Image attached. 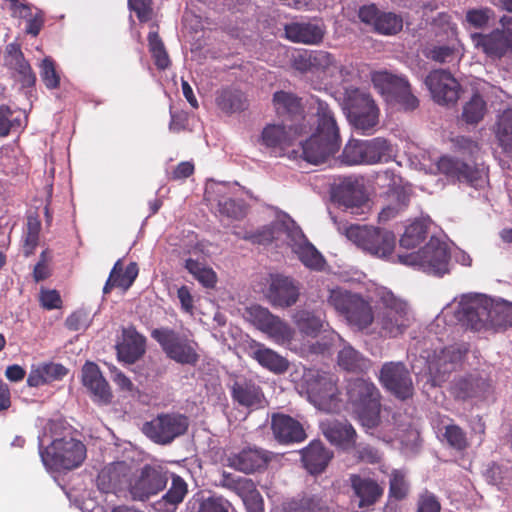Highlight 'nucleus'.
<instances>
[{
    "instance_id": "obj_1",
    "label": "nucleus",
    "mask_w": 512,
    "mask_h": 512,
    "mask_svg": "<svg viewBox=\"0 0 512 512\" xmlns=\"http://www.w3.org/2000/svg\"><path fill=\"white\" fill-rule=\"evenodd\" d=\"M312 101V105H315L317 126L305 142H300L297 151L298 159L317 165L339 151L341 138L334 112L329 105L317 97H312Z\"/></svg>"
},
{
    "instance_id": "obj_2",
    "label": "nucleus",
    "mask_w": 512,
    "mask_h": 512,
    "mask_svg": "<svg viewBox=\"0 0 512 512\" xmlns=\"http://www.w3.org/2000/svg\"><path fill=\"white\" fill-rule=\"evenodd\" d=\"M346 407L352 417L365 429H374L381 423V393L366 379L356 378L346 387Z\"/></svg>"
},
{
    "instance_id": "obj_3",
    "label": "nucleus",
    "mask_w": 512,
    "mask_h": 512,
    "mask_svg": "<svg viewBox=\"0 0 512 512\" xmlns=\"http://www.w3.org/2000/svg\"><path fill=\"white\" fill-rule=\"evenodd\" d=\"M86 447L72 437L57 438L52 443L42 448L40 456L43 464L51 470H72L79 467L86 458Z\"/></svg>"
},
{
    "instance_id": "obj_4",
    "label": "nucleus",
    "mask_w": 512,
    "mask_h": 512,
    "mask_svg": "<svg viewBox=\"0 0 512 512\" xmlns=\"http://www.w3.org/2000/svg\"><path fill=\"white\" fill-rule=\"evenodd\" d=\"M371 81L389 105L406 112L418 108L419 100L412 93L406 78L387 71H378L372 74Z\"/></svg>"
},
{
    "instance_id": "obj_5",
    "label": "nucleus",
    "mask_w": 512,
    "mask_h": 512,
    "mask_svg": "<svg viewBox=\"0 0 512 512\" xmlns=\"http://www.w3.org/2000/svg\"><path fill=\"white\" fill-rule=\"evenodd\" d=\"M495 300L483 294L463 295L456 311L457 319L473 331L493 330Z\"/></svg>"
},
{
    "instance_id": "obj_6",
    "label": "nucleus",
    "mask_w": 512,
    "mask_h": 512,
    "mask_svg": "<svg viewBox=\"0 0 512 512\" xmlns=\"http://www.w3.org/2000/svg\"><path fill=\"white\" fill-rule=\"evenodd\" d=\"M328 304L359 330L366 329L374 321L371 304L359 294L334 289L330 291Z\"/></svg>"
},
{
    "instance_id": "obj_7",
    "label": "nucleus",
    "mask_w": 512,
    "mask_h": 512,
    "mask_svg": "<svg viewBox=\"0 0 512 512\" xmlns=\"http://www.w3.org/2000/svg\"><path fill=\"white\" fill-rule=\"evenodd\" d=\"M344 108L351 124L362 132H371L379 123L380 111L372 96L359 88L346 89Z\"/></svg>"
},
{
    "instance_id": "obj_8",
    "label": "nucleus",
    "mask_w": 512,
    "mask_h": 512,
    "mask_svg": "<svg viewBox=\"0 0 512 512\" xmlns=\"http://www.w3.org/2000/svg\"><path fill=\"white\" fill-rule=\"evenodd\" d=\"M379 302L382 310L378 314L377 324L380 327L381 335L394 338L403 334L410 326L407 303L388 290L380 294Z\"/></svg>"
},
{
    "instance_id": "obj_9",
    "label": "nucleus",
    "mask_w": 512,
    "mask_h": 512,
    "mask_svg": "<svg viewBox=\"0 0 512 512\" xmlns=\"http://www.w3.org/2000/svg\"><path fill=\"white\" fill-rule=\"evenodd\" d=\"M151 337L160 345L166 356L182 365H196L199 361L198 344L169 327L155 328Z\"/></svg>"
},
{
    "instance_id": "obj_10",
    "label": "nucleus",
    "mask_w": 512,
    "mask_h": 512,
    "mask_svg": "<svg viewBox=\"0 0 512 512\" xmlns=\"http://www.w3.org/2000/svg\"><path fill=\"white\" fill-rule=\"evenodd\" d=\"M449 259L447 245L434 237L421 250L398 255L400 263L418 266L425 273L435 276H442L448 272Z\"/></svg>"
},
{
    "instance_id": "obj_11",
    "label": "nucleus",
    "mask_w": 512,
    "mask_h": 512,
    "mask_svg": "<svg viewBox=\"0 0 512 512\" xmlns=\"http://www.w3.org/2000/svg\"><path fill=\"white\" fill-rule=\"evenodd\" d=\"M345 235L364 251L379 257L390 255L396 242L393 232L365 225H350L345 228Z\"/></svg>"
},
{
    "instance_id": "obj_12",
    "label": "nucleus",
    "mask_w": 512,
    "mask_h": 512,
    "mask_svg": "<svg viewBox=\"0 0 512 512\" xmlns=\"http://www.w3.org/2000/svg\"><path fill=\"white\" fill-rule=\"evenodd\" d=\"M338 378L335 374L311 369L306 375L307 393L315 406L330 410L338 401Z\"/></svg>"
},
{
    "instance_id": "obj_13",
    "label": "nucleus",
    "mask_w": 512,
    "mask_h": 512,
    "mask_svg": "<svg viewBox=\"0 0 512 512\" xmlns=\"http://www.w3.org/2000/svg\"><path fill=\"white\" fill-rule=\"evenodd\" d=\"M171 477L167 467L160 464H146L139 476L129 484V491L134 500L145 501L162 492Z\"/></svg>"
},
{
    "instance_id": "obj_14",
    "label": "nucleus",
    "mask_w": 512,
    "mask_h": 512,
    "mask_svg": "<svg viewBox=\"0 0 512 512\" xmlns=\"http://www.w3.org/2000/svg\"><path fill=\"white\" fill-rule=\"evenodd\" d=\"M187 416L178 413H162L143 426L144 434L157 444L166 445L186 433Z\"/></svg>"
},
{
    "instance_id": "obj_15",
    "label": "nucleus",
    "mask_w": 512,
    "mask_h": 512,
    "mask_svg": "<svg viewBox=\"0 0 512 512\" xmlns=\"http://www.w3.org/2000/svg\"><path fill=\"white\" fill-rule=\"evenodd\" d=\"M248 315L252 324L276 344L285 345L293 340L295 330L267 308L252 306L248 309Z\"/></svg>"
},
{
    "instance_id": "obj_16",
    "label": "nucleus",
    "mask_w": 512,
    "mask_h": 512,
    "mask_svg": "<svg viewBox=\"0 0 512 512\" xmlns=\"http://www.w3.org/2000/svg\"><path fill=\"white\" fill-rule=\"evenodd\" d=\"M381 385L399 400L412 398L414 385L410 371L402 362L384 363L379 375Z\"/></svg>"
},
{
    "instance_id": "obj_17",
    "label": "nucleus",
    "mask_w": 512,
    "mask_h": 512,
    "mask_svg": "<svg viewBox=\"0 0 512 512\" xmlns=\"http://www.w3.org/2000/svg\"><path fill=\"white\" fill-rule=\"evenodd\" d=\"M297 131L289 126L281 124H268L261 133V143L271 150L276 157L287 156L289 159L298 160V151L294 149L297 140Z\"/></svg>"
},
{
    "instance_id": "obj_18",
    "label": "nucleus",
    "mask_w": 512,
    "mask_h": 512,
    "mask_svg": "<svg viewBox=\"0 0 512 512\" xmlns=\"http://www.w3.org/2000/svg\"><path fill=\"white\" fill-rule=\"evenodd\" d=\"M292 66L300 73L334 77L338 68L335 57L323 50H303L293 57Z\"/></svg>"
},
{
    "instance_id": "obj_19",
    "label": "nucleus",
    "mask_w": 512,
    "mask_h": 512,
    "mask_svg": "<svg viewBox=\"0 0 512 512\" xmlns=\"http://www.w3.org/2000/svg\"><path fill=\"white\" fill-rule=\"evenodd\" d=\"M433 100L440 105L454 104L459 99L460 84L454 76L446 70H433L426 79Z\"/></svg>"
},
{
    "instance_id": "obj_20",
    "label": "nucleus",
    "mask_w": 512,
    "mask_h": 512,
    "mask_svg": "<svg viewBox=\"0 0 512 512\" xmlns=\"http://www.w3.org/2000/svg\"><path fill=\"white\" fill-rule=\"evenodd\" d=\"M300 290V283L292 277L272 274L267 289V298L274 307L288 308L297 303Z\"/></svg>"
},
{
    "instance_id": "obj_21",
    "label": "nucleus",
    "mask_w": 512,
    "mask_h": 512,
    "mask_svg": "<svg viewBox=\"0 0 512 512\" xmlns=\"http://www.w3.org/2000/svg\"><path fill=\"white\" fill-rule=\"evenodd\" d=\"M273 458V453L257 446H247L237 453H232L228 466L245 474L265 470Z\"/></svg>"
},
{
    "instance_id": "obj_22",
    "label": "nucleus",
    "mask_w": 512,
    "mask_h": 512,
    "mask_svg": "<svg viewBox=\"0 0 512 512\" xmlns=\"http://www.w3.org/2000/svg\"><path fill=\"white\" fill-rule=\"evenodd\" d=\"M493 392L491 381L480 375H467L456 378L451 386V393L458 400L486 399Z\"/></svg>"
},
{
    "instance_id": "obj_23",
    "label": "nucleus",
    "mask_w": 512,
    "mask_h": 512,
    "mask_svg": "<svg viewBox=\"0 0 512 512\" xmlns=\"http://www.w3.org/2000/svg\"><path fill=\"white\" fill-rule=\"evenodd\" d=\"M271 430L275 440L283 445L301 443L307 438L303 425L298 420L283 413L272 415Z\"/></svg>"
},
{
    "instance_id": "obj_24",
    "label": "nucleus",
    "mask_w": 512,
    "mask_h": 512,
    "mask_svg": "<svg viewBox=\"0 0 512 512\" xmlns=\"http://www.w3.org/2000/svg\"><path fill=\"white\" fill-rule=\"evenodd\" d=\"M130 476L131 468L126 462H114L101 469L96 484L98 489L104 493H116L127 485L129 486Z\"/></svg>"
},
{
    "instance_id": "obj_25",
    "label": "nucleus",
    "mask_w": 512,
    "mask_h": 512,
    "mask_svg": "<svg viewBox=\"0 0 512 512\" xmlns=\"http://www.w3.org/2000/svg\"><path fill=\"white\" fill-rule=\"evenodd\" d=\"M472 41L491 59H501L508 53L512 54V43L501 29H494L490 33H473Z\"/></svg>"
},
{
    "instance_id": "obj_26",
    "label": "nucleus",
    "mask_w": 512,
    "mask_h": 512,
    "mask_svg": "<svg viewBox=\"0 0 512 512\" xmlns=\"http://www.w3.org/2000/svg\"><path fill=\"white\" fill-rule=\"evenodd\" d=\"M230 394L234 403L249 409L262 408L266 402L262 388L251 379L235 380L230 387Z\"/></svg>"
},
{
    "instance_id": "obj_27",
    "label": "nucleus",
    "mask_w": 512,
    "mask_h": 512,
    "mask_svg": "<svg viewBox=\"0 0 512 512\" xmlns=\"http://www.w3.org/2000/svg\"><path fill=\"white\" fill-rule=\"evenodd\" d=\"M4 60L6 66L13 71V77L22 87L30 88L35 85L36 75L25 59L19 44L10 43L6 46Z\"/></svg>"
},
{
    "instance_id": "obj_28",
    "label": "nucleus",
    "mask_w": 512,
    "mask_h": 512,
    "mask_svg": "<svg viewBox=\"0 0 512 512\" xmlns=\"http://www.w3.org/2000/svg\"><path fill=\"white\" fill-rule=\"evenodd\" d=\"M300 453L303 466L311 475L323 473L334 456L320 440L311 441Z\"/></svg>"
},
{
    "instance_id": "obj_29",
    "label": "nucleus",
    "mask_w": 512,
    "mask_h": 512,
    "mask_svg": "<svg viewBox=\"0 0 512 512\" xmlns=\"http://www.w3.org/2000/svg\"><path fill=\"white\" fill-rule=\"evenodd\" d=\"M82 383L90 391L93 400L102 404L111 402L112 393L100 368L94 362H86L82 368Z\"/></svg>"
},
{
    "instance_id": "obj_30",
    "label": "nucleus",
    "mask_w": 512,
    "mask_h": 512,
    "mask_svg": "<svg viewBox=\"0 0 512 512\" xmlns=\"http://www.w3.org/2000/svg\"><path fill=\"white\" fill-rule=\"evenodd\" d=\"M116 349L119 360L133 364L144 355L146 338L134 326H129L122 330V341Z\"/></svg>"
},
{
    "instance_id": "obj_31",
    "label": "nucleus",
    "mask_w": 512,
    "mask_h": 512,
    "mask_svg": "<svg viewBox=\"0 0 512 512\" xmlns=\"http://www.w3.org/2000/svg\"><path fill=\"white\" fill-rule=\"evenodd\" d=\"M285 37L294 43L317 45L323 41L325 28L312 22H291L284 26Z\"/></svg>"
},
{
    "instance_id": "obj_32",
    "label": "nucleus",
    "mask_w": 512,
    "mask_h": 512,
    "mask_svg": "<svg viewBox=\"0 0 512 512\" xmlns=\"http://www.w3.org/2000/svg\"><path fill=\"white\" fill-rule=\"evenodd\" d=\"M169 480L171 483L168 490L154 504V508L158 512H176L188 495V483L180 475L171 472Z\"/></svg>"
},
{
    "instance_id": "obj_33",
    "label": "nucleus",
    "mask_w": 512,
    "mask_h": 512,
    "mask_svg": "<svg viewBox=\"0 0 512 512\" xmlns=\"http://www.w3.org/2000/svg\"><path fill=\"white\" fill-rule=\"evenodd\" d=\"M438 169L445 175L474 185L481 178V172L459 159L443 156L438 161Z\"/></svg>"
},
{
    "instance_id": "obj_34",
    "label": "nucleus",
    "mask_w": 512,
    "mask_h": 512,
    "mask_svg": "<svg viewBox=\"0 0 512 512\" xmlns=\"http://www.w3.org/2000/svg\"><path fill=\"white\" fill-rule=\"evenodd\" d=\"M325 438L333 445L344 450L355 447L357 433L348 421H334L322 428Z\"/></svg>"
},
{
    "instance_id": "obj_35",
    "label": "nucleus",
    "mask_w": 512,
    "mask_h": 512,
    "mask_svg": "<svg viewBox=\"0 0 512 512\" xmlns=\"http://www.w3.org/2000/svg\"><path fill=\"white\" fill-rule=\"evenodd\" d=\"M351 487L359 498V507L374 505L383 495V487L371 478H363L360 475L350 476Z\"/></svg>"
},
{
    "instance_id": "obj_36",
    "label": "nucleus",
    "mask_w": 512,
    "mask_h": 512,
    "mask_svg": "<svg viewBox=\"0 0 512 512\" xmlns=\"http://www.w3.org/2000/svg\"><path fill=\"white\" fill-rule=\"evenodd\" d=\"M334 198L346 208H359L367 200L363 186L357 180L344 179L335 189Z\"/></svg>"
},
{
    "instance_id": "obj_37",
    "label": "nucleus",
    "mask_w": 512,
    "mask_h": 512,
    "mask_svg": "<svg viewBox=\"0 0 512 512\" xmlns=\"http://www.w3.org/2000/svg\"><path fill=\"white\" fill-rule=\"evenodd\" d=\"M68 370L61 364L42 363L33 366L27 377V384L30 387H39L45 384L61 380L66 376Z\"/></svg>"
},
{
    "instance_id": "obj_38",
    "label": "nucleus",
    "mask_w": 512,
    "mask_h": 512,
    "mask_svg": "<svg viewBox=\"0 0 512 512\" xmlns=\"http://www.w3.org/2000/svg\"><path fill=\"white\" fill-rule=\"evenodd\" d=\"M272 103L280 118L293 120L303 113L301 98L292 92L276 91L273 94Z\"/></svg>"
},
{
    "instance_id": "obj_39",
    "label": "nucleus",
    "mask_w": 512,
    "mask_h": 512,
    "mask_svg": "<svg viewBox=\"0 0 512 512\" xmlns=\"http://www.w3.org/2000/svg\"><path fill=\"white\" fill-rule=\"evenodd\" d=\"M293 322L302 335L312 338L317 337L325 325L321 314L305 309L298 310L293 315Z\"/></svg>"
},
{
    "instance_id": "obj_40",
    "label": "nucleus",
    "mask_w": 512,
    "mask_h": 512,
    "mask_svg": "<svg viewBox=\"0 0 512 512\" xmlns=\"http://www.w3.org/2000/svg\"><path fill=\"white\" fill-rule=\"evenodd\" d=\"M253 359H255L262 367L277 373H284L289 368V362L286 358L279 355L274 350L258 344L257 349L253 351Z\"/></svg>"
},
{
    "instance_id": "obj_41",
    "label": "nucleus",
    "mask_w": 512,
    "mask_h": 512,
    "mask_svg": "<svg viewBox=\"0 0 512 512\" xmlns=\"http://www.w3.org/2000/svg\"><path fill=\"white\" fill-rule=\"evenodd\" d=\"M393 157L392 145L382 137L365 141V164L389 162Z\"/></svg>"
},
{
    "instance_id": "obj_42",
    "label": "nucleus",
    "mask_w": 512,
    "mask_h": 512,
    "mask_svg": "<svg viewBox=\"0 0 512 512\" xmlns=\"http://www.w3.org/2000/svg\"><path fill=\"white\" fill-rule=\"evenodd\" d=\"M410 492V484L403 470L394 469L389 475V491L386 509H392L394 502L405 500Z\"/></svg>"
},
{
    "instance_id": "obj_43",
    "label": "nucleus",
    "mask_w": 512,
    "mask_h": 512,
    "mask_svg": "<svg viewBox=\"0 0 512 512\" xmlns=\"http://www.w3.org/2000/svg\"><path fill=\"white\" fill-rule=\"evenodd\" d=\"M494 134L502 151L512 155V109H506L498 116Z\"/></svg>"
},
{
    "instance_id": "obj_44",
    "label": "nucleus",
    "mask_w": 512,
    "mask_h": 512,
    "mask_svg": "<svg viewBox=\"0 0 512 512\" xmlns=\"http://www.w3.org/2000/svg\"><path fill=\"white\" fill-rule=\"evenodd\" d=\"M284 512H328V508L321 497L304 494L295 497L283 504Z\"/></svg>"
},
{
    "instance_id": "obj_45",
    "label": "nucleus",
    "mask_w": 512,
    "mask_h": 512,
    "mask_svg": "<svg viewBox=\"0 0 512 512\" xmlns=\"http://www.w3.org/2000/svg\"><path fill=\"white\" fill-rule=\"evenodd\" d=\"M216 103L223 112L231 114L243 111L247 106V98L241 90L229 87L221 90Z\"/></svg>"
},
{
    "instance_id": "obj_46",
    "label": "nucleus",
    "mask_w": 512,
    "mask_h": 512,
    "mask_svg": "<svg viewBox=\"0 0 512 512\" xmlns=\"http://www.w3.org/2000/svg\"><path fill=\"white\" fill-rule=\"evenodd\" d=\"M151 28H155L150 31L147 37L148 48L151 54L154 64L158 70H166L171 65V60L168 52L165 48L164 42L158 33V25L153 23Z\"/></svg>"
},
{
    "instance_id": "obj_47",
    "label": "nucleus",
    "mask_w": 512,
    "mask_h": 512,
    "mask_svg": "<svg viewBox=\"0 0 512 512\" xmlns=\"http://www.w3.org/2000/svg\"><path fill=\"white\" fill-rule=\"evenodd\" d=\"M220 484L223 488L237 494L242 500L258 491L252 479L236 476L228 472H223Z\"/></svg>"
},
{
    "instance_id": "obj_48",
    "label": "nucleus",
    "mask_w": 512,
    "mask_h": 512,
    "mask_svg": "<svg viewBox=\"0 0 512 512\" xmlns=\"http://www.w3.org/2000/svg\"><path fill=\"white\" fill-rule=\"evenodd\" d=\"M428 226L422 220H416L406 227L400 238V246L413 249L420 245L427 237Z\"/></svg>"
},
{
    "instance_id": "obj_49",
    "label": "nucleus",
    "mask_w": 512,
    "mask_h": 512,
    "mask_svg": "<svg viewBox=\"0 0 512 512\" xmlns=\"http://www.w3.org/2000/svg\"><path fill=\"white\" fill-rule=\"evenodd\" d=\"M338 365L348 372H362L366 368V360L353 347L344 346L338 353Z\"/></svg>"
},
{
    "instance_id": "obj_50",
    "label": "nucleus",
    "mask_w": 512,
    "mask_h": 512,
    "mask_svg": "<svg viewBox=\"0 0 512 512\" xmlns=\"http://www.w3.org/2000/svg\"><path fill=\"white\" fill-rule=\"evenodd\" d=\"M185 268L206 288H213L217 282L216 273L194 259H187Z\"/></svg>"
},
{
    "instance_id": "obj_51",
    "label": "nucleus",
    "mask_w": 512,
    "mask_h": 512,
    "mask_svg": "<svg viewBox=\"0 0 512 512\" xmlns=\"http://www.w3.org/2000/svg\"><path fill=\"white\" fill-rule=\"evenodd\" d=\"M486 113V102L478 93L463 106L462 118L468 124H477Z\"/></svg>"
},
{
    "instance_id": "obj_52",
    "label": "nucleus",
    "mask_w": 512,
    "mask_h": 512,
    "mask_svg": "<svg viewBox=\"0 0 512 512\" xmlns=\"http://www.w3.org/2000/svg\"><path fill=\"white\" fill-rule=\"evenodd\" d=\"M403 28V19L393 12H381L374 30L382 35H396Z\"/></svg>"
},
{
    "instance_id": "obj_53",
    "label": "nucleus",
    "mask_w": 512,
    "mask_h": 512,
    "mask_svg": "<svg viewBox=\"0 0 512 512\" xmlns=\"http://www.w3.org/2000/svg\"><path fill=\"white\" fill-rule=\"evenodd\" d=\"M297 254L300 261L308 268L321 271L325 265V259L321 253L309 242L299 245Z\"/></svg>"
},
{
    "instance_id": "obj_54",
    "label": "nucleus",
    "mask_w": 512,
    "mask_h": 512,
    "mask_svg": "<svg viewBox=\"0 0 512 512\" xmlns=\"http://www.w3.org/2000/svg\"><path fill=\"white\" fill-rule=\"evenodd\" d=\"M111 271H115L114 282L117 287L123 288L124 290H127L132 286L139 272L138 266L135 262H131L125 270H123L121 260H118L114 264Z\"/></svg>"
},
{
    "instance_id": "obj_55",
    "label": "nucleus",
    "mask_w": 512,
    "mask_h": 512,
    "mask_svg": "<svg viewBox=\"0 0 512 512\" xmlns=\"http://www.w3.org/2000/svg\"><path fill=\"white\" fill-rule=\"evenodd\" d=\"M341 161L347 165L365 164V141L349 140L343 149Z\"/></svg>"
},
{
    "instance_id": "obj_56",
    "label": "nucleus",
    "mask_w": 512,
    "mask_h": 512,
    "mask_svg": "<svg viewBox=\"0 0 512 512\" xmlns=\"http://www.w3.org/2000/svg\"><path fill=\"white\" fill-rule=\"evenodd\" d=\"M493 311V331L506 329L512 326V303L495 300V308Z\"/></svg>"
},
{
    "instance_id": "obj_57",
    "label": "nucleus",
    "mask_w": 512,
    "mask_h": 512,
    "mask_svg": "<svg viewBox=\"0 0 512 512\" xmlns=\"http://www.w3.org/2000/svg\"><path fill=\"white\" fill-rule=\"evenodd\" d=\"M443 437L447 444L457 451H463L469 446L466 432L456 424L445 426Z\"/></svg>"
},
{
    "instance_id": "obj_58",
    "label": "nucleus",
    "mask_w": 512,
    "mask_h": 512,
    "mask_svg": "<svg viewBox=\"0 0 512 512\" xmlns=\"http://www.w3.org/2000/svg\"><path fill=\"white\" fill-rule=\"evenodd\" d=\"M40 77L45 87L54 90L60 87V75L51 57H45L40 64Z\"/></svg>"
},
{
    "instance_id": "obj_59",
    "label": "nucleus",
    "mask_w": 512,
    "mask_h": 512,
    "mask_svg": "<svg viewBox=\"0 0 512 512\" xmlns=\"http://www.w3.org/2000/svg\"><path fill=\"white\" fill-rule=\"evenodd\" d=\"M495 16L489 7L469 9L465 15L466 23L475 29H484Z\"/></svg>"
},
{
    "instance_id": "obj_60",
    "label": "nucleus",
    "mask_w": 512,
    "mask_h": 512,
    "mask_svg": "<svg viewBox=\"0 0 512 512\" xmlns=\"http://www.w3.org/2000/svg\"><path fill=\"white\" fill-rule=\"evenodd\" d=\"M20 127L21 120L13 118V111L7 106H0V137H5Z\"/></svg>"
},
{
    "instance_id": "obj_61",
    "label": "nucleus",
    "mask_w": 512,
    "mask_h": 512,
    "mask_svg": "<svg viewBox=\"0 0 512 512\" xmlns=\"http://www.w3.org/2000/svg\"><path fill=\"white\" fill-rule=\"evenodd\" d=\"M231 504L222 496H209L203 498L197 512H229Z\"/></svg>"
},
{
    "instance_id": "obj_62",
    "label": "nucleus",
    "mask_w": 512,
    "mask_h": 512,
    "mask_svg": "<svg viewBox=\"0 0 512 512\" xmlns=\"http://www.w3.org/2000/svg\"><path fill=\"white\" fill-rule=\"evenodd\" d=\"M416 512H441V503L432 492L425 490L418 495Z\"/></svg>"
},
{
    "instance_id": "obj_63",
    "label": "nucleus",
    "mask_w": 512,
    "mask_h": 512,
    "mask_svg": "<svg viewBox=\"0 0 512 512\" xmlns=\"http://www.w3.org/2000/svg\"><path fill=\"white\" fill-rule=\"evenodd\" d=\"M129 8L136 13L140 22H148L152 18V0H128Z\"/></svg>"
},
{
    "instance_id": "obj_64",
    "label": "nucleus",
    "mask_w": 512,
    "mask_h": 512,
    "mask_svg": "<svg viewBox=\"0 0 512 512\" xmlns=\"http://www.w3.org/2000/svg\"><path fill=\"white\" fill-rule=\"evenodd\" d=\"M88 313L84 310H77L71 313L65 320V326L70 331L84 330L89 326Z\"/></svg>"
}]
</instances>
